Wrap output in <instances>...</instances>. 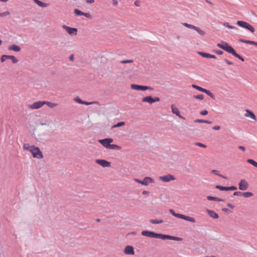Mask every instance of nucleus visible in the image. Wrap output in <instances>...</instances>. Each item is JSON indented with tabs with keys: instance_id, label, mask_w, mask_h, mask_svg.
<instances>
[{
	"instance_id": "1",
	"label": "nucleus",
	"mask_w": 257,
	"mask_h": 257,
	"mask_svg": "<svg viewBox=\"0 0 257 257\" xmlns=\"http://www.w3.org/2000/svg\"><path fill=\"white\" fill-rule=\"evenodd\" d=\"M217 46L219 48L224 50L227 52L231 54L232 55H233L236 58H237L241 61H244V58L241 56H240L238 54H237L235 51V50L233 49V48L231 46L229 45L227 43L224 42L223 44L218 43L217 44Z\"/></svg>"
},
{
	"instance_id": "2",
	"label": "nucleus",
	"mask_w": 257,
	"mask_h": 257,
	"mask_svg": "<svg viewBox=\"0 0 257 257\" xmlns=\"http://www.w3.org/2000/svg\"><path fill=\"white\" fill-rule=\"evenodd\" d=\"M30 152L32 154L33 157L37 159H42L43 155L40 149L34 145L31 146Z\"/></svg>"
},
{
	"instance_id": "3",
	"label": "nucleus",
	"mask_w": 257,
	"mask_h": 257,
	"mask_svg": "<svg viewBox=\"0 0 257 257\" xmlns=\"http://www.w3.org/2000/svg\"><path fill=\"white\" fill-rule=\"evenodd\" d=\"M236 24L239 26L249 30L251 33H254L255 31L254 28L250 24L246 22L238 21Z\"/></svg>"
},
{
	"instance_id": "4",
	"label": "nucleus",
	"mask_w": 257,
	"mask_h": 257,
	"mask_svg": "<svg viewBox=\"0 0 257 257\" xmlns=\"http://www.w3.org/2000/svg\"><path fill=\"white\" fill-rule=\"evenodd\" d=\"M131 88L134 90H140V91H145V90H154V88L150 86H144V85H139L134 84H133L131 85Z\"/></svg>"
},
{
	"instance_id": "5",
	"label": "nucleus",
	"mask_w": 257,
	"mask_h": 257,
	"mask_svg": "<svg viewBox=\"0 0 257 257\" xmlns=\"http://www.w3.org/2000/svg\"><path fill=\"white\" fill-rule=\"evenodd\" d=\"M135 180L137 182H138V183H139L140 184H141L142 185H145V186L148 185L149 182H150V183H154V180L152 178H151L150 177H145L144 179H143V180H140L138 179H135Z\"/></svg>"
},
{
	"instance_id": "6",
	"label": "nucleus",
	"mask_w": 257,
	"mask_h": 257,
	"mask_svg": "<svg viewBox=\"0 0 257 257\" xmlns=\"http://www.w3.org/2000/svg\"><path fill=\"white\" fill-rule=\"evenodd\" d=\"M113 139L111 138H106L104 139L98 140V142L100 143L104 147L108 149L110 144L113 142Z\"/></svg>"
},
{
	"instance_id": "7",
	"label": "nucleus",
	"mask_w": 257,
	"mask_h": 257,
	"mask_svg": "<svg viewBox=\"0 0 257 257\" xmlns=\"http://www.w3.org/2000/svg\"><path fill=\"white\" fill-rule=\"evenodd\" d=\"M174 216L193 223L195 222L196 221L195 218L181 214L176 213Z\"/></svg>"
},
{
	"instance_id": "8",
	"label": "nucleus",
	"mask_w": 257,
	"mask_h": 257,
	"mask_svg": "<svg viewBox=\"0 0 257 257\" xmlns=\"http://www.w3.org/2000/svg\"><path fill=\"white\" fill-rule=\"evenodd\" d=\"M44 104H45V101H39L35 102L33 104L29 105L28 107L29 108L33 109H36L41 108Z\"/></svg>"
},
{
	"instance_id": "9",
	"label": "nucleus",
	"mask_w": 257,
	"mask_h": 257,
	"mask_svg": "<svg viewBox=\"0 0 257 257\" xmlns=\"http://www.w3.org/2000/svg\"><path fill=\"white\" fill-rule=\"evenodd\" d=\"M248 187V184L244 179H241L238 183V188L240 190H245Z\"/></svg>"
},
{
	"instance_id": "10",
	"label": "nucleus",
	"mask_w": 257,
	"mask_h": 257,
	"mask_svg": "<svg viewBox=\"0 0 257 257\" xmlns=\"http://www.w3.org/2000/svg\"><path fill=\"white\" fill-rule=\"evenodd\" d=\"M63 28L65 29L66 32L69 34V35H72L74 34L75 35H77V29L75 28H71L68 26H67L66 25H63L62 26Z\"/></svg>"
},
{
	"instance_id": "11",
	"label": "nucleus",
	"mask_w": 257,
	"mask_h": 257,
	"mask_svg": "<svg viewBox=\"0 0 257 257\" xmlns=\"http://www.w3.org/2000/svg\"><path fill=\"white\" fill-rule=\"evenodd\" d=\"M159 178L161 180L165 182H169L170 181L175 180V177L171 174L160 176Z\"/></svg>"
},
{
	"instance_id": "12",
	"label": "nucleus",
	"mask_w": 257,
	"mask_h": 257,
	"mask_svg": "<svg viewBox=\"0 0 257 257\" xmlns=\"http://www.w3.org/2000/svg\"><path fill=\"white\" fill-rule=\"evenodd\" d=\"M142 235L150 238H156V232L152 231L144 230L141 233Z\"/></svg>"
},
{
	"instance_id": "13",
	"label": "nucleus",
	"mask_w": 257,
	"mask_h": 257,
	"mask_svg": "<svg viewBox=\"0 0 257 257\" xmlns=\"http://www.w3.org/2000/svg\"><path fill=\"white\" fill-rule=\"evenodd\" d=\"M96 163L100 165L103 167H108L110 166V162L105 160H96Z\"/></svg>"
},
{
	"instance_id": "14",
	"label": "nucleus",
	"mask_w": 257,
	"mask_h": 257,
	"mask_svg": "<svg viewBox=\"0 0 257 257\" xmlns=\"http://www.w3.org/2000/svg\"><path fill=\"white\" fill-rule=\"evenodd\" d=\"M246 113L244 114V116L246 117H250L254 120H256V117L253 112L249 109H246L245 110Z\"/></svg>"
},
{
	"instance_id": "15",
	"label": "nucleus",
	"mask_w": 257,
	"mask_h": 257,
	"mask_svg": "<svg viewBox=\"0 0 257 257\" xmlns=\"http://www.w3.org/2000/svg\"><path fill=\"white\" fill-rule=\"evenodd\" d=\"M124 252L126 254L133 255L135 254L134 249L131 245H127L124 248Z\"/></svg>"
},
{
	"instance_id": "16",
	"label": "nucleus",
	"mask_w": 257,
	"mask_h": 257,
	"mask_svg": "<svg viewBox=\"0 0 257 257\" xmlns=\"http://www.w3.org/2000/svg\"><path fill=\"white\" fill-rule=\"evenodd\" d=\"M74 100L77 102L78 103H80V104H85L86 105H90V104H94L95 103V102L94 101H92V102H87V101H84L83 100H82V99H81L79 97H76L74 99Z\"/></svg>"
},
{
	"instance_id": "17",
	"label": "nucleus",
	"mask_w": 257,
	"mask_h": 257,
	"mask_svg": "<svg viewBox=\"0 0 257 257\" xmlns=\"http://www.w3.org/2000/svg\"><path fill=\"white\" fill-rule=\"evenodd\" d=\"M170 235L156 233V238H160L162 240L170 239Z\"/></svg>"
},
{
	"instance_id": "18",
	"label": "nucleus",
	"mask_w": 257,
	"mask_h": 257,
	"mask_svg": "<svg viewBox=\"0 0 257 257\" xmlns=\"http://www.w3.org/2000/svg\"><path fill=\"white\" fill-rule=\"evenodd\" d=\"M171 109L172 111L174 114H175L177 116H179L181 118L184 119H185V118L180 114V111L177 108L175 107L173 105H172Z\"/></svg>"
},
{
	"instance_id": "19",
	"label": "nucleus",
	"mask_w": 257,
	"mask_h": 257,
	"mask_svg": "<svg viewBox=\"0 0 257 257\" xmlns=\"http://www.w3.org/2000/svg\"><path fill=\"white\" fill-rule=\"evenodd\" d=\"M199 54L200 56H201L202 57L206 58H212V59H216V57L214 55H212L207 53L205 52H199Z\"/></svg>"
},
{
	"instance_id": "20",
	"label": "nucleus",
	"mask_w": 257,
	"mask_h": 257,
	"mask_svg": "<svg viewBox=\"0 0 257 257\" xmlns=\"http://www.w3.org/2000/svg\"><path fill=\"white\" fill-rule=\"evenodd\" d=\"M206 211L208 213L210 217L214 219H217L219 217L218 215L213 210L206 209Z\"/></svg>"
},
{
	"instance_id": "21",
	"label": "nucleus",
	"mask_w": 257,
	"mask_h": 257,
	"mask_svg": "<svg viewBox=\"0 0 257 257\" xmlns=\"http://www.w3.org/2000/svg\"><path fill=\"white\" fill-rule=\"evenodd\" d=\"M9 50H13L15 52H18L21 50V47L17 45H12L9 47Z\"/></svg>"
},
{
	"instance_id": "22",
	"label": "nucleus",
	"mask_w": 257,
	"mask_h": 257,
	"mask_svg": "<svg viewBox=\"0 0 257 257\" xmlns=\"http://www.w3.org/2000/svg\"><path fill=\"white\" fill-rule=\"evenodd\" d=\"M142 102H147L151 104L154 103L153 98L151 96H148L143 98Z\"/></svg>"
},
{
	"instance_id": "23",
	"label": "nucleus",
	"mask_w": 257,
	"mask_h": 257,
	"mask_svg": "<svg viewBox=\"0 0 257 257\" xmlns=\"http://www.w3.org/2000/svg\"><path fill=\"white\" fill-rule=\"evenodd\" d=\"M34 1L38 6L43 8L46 7L48 6L47 4L43 3L39 0H34Z\"/></svg>"
},
{
	"instance_id": "24",
	"label": "nucleus",
	"mask_w": 257,
	"mask_h": 257,
	"mask_svg": "<svg viewBox=\"0 0 257 257\" xmlns=\"http://www.w3.org/2000/svg\"><path fill=\"white\" fill-rule=\"evenodd\" d=\"M207 199L208 200H213V201H218V202H221V201H223V200L221 198L215 197H213L211 196H207Z\"/></svg>"
},
{
	"instance_id": "25",
	"label": "nucleus",
	"mask_w": 257,
	"mask_h": 257,
	"mask_svg": "<svg viewBox=\"0 0 257 257\" xmlns=\"http://www.w3.org/2000/svg\"><path fill=\"white\" fill-rule=\"evenodd\" d=\"M197 32V33L202 36H204L205 35V33L203 30H201L199 27L195 26L194 29Z\"/></svg>"
},
{
	"instance_id": "26",
	"label": "nucleus",
	"mask_w": 257,
	"mask_h": 257,
	"mask_svg": "<svg viewBox=\"0 0 257 257\" xmlns=\"http://www.w3.org/2000/svg\"><path fill=\"white\" fill-rule=\"evenodd\" d=\"M194 122H198V123H205L208 124L211 123V122L207 120H203L201 119H197L194 120Z\"/></svg>"
},
{
	"instance_id": "27",
	"label": "nucleus",
	"mask_w": 257,
	"mask_h": 257,
	"mask_svg": "<svg viewBox=\"0 0 257 257\" xmlns=\"http://www.w3.org/2000/svg\"><path fill=\"white\" fill-rule=\"evenodd\" d=\"M150 222L152 224H160L163 222V220H157V219H150Z\"/></svg>"
},
{
	"instance_id": "28",
	"label": "nucleus",
	"mask_w": 257,
	"mask_h": 257,
	"mask_svg": "<svg viewBox=\"0 0 257 257\" xmlns=\"http://www.w3.org/2000/svg\"><path fill=\"white\" fill-rule=\"evenodd\" d=\"M109 149H112V150H119L121 149V147L117 145L114 144H110L109 148Z\"/></svg>"
},
{
	"instance_id": "29",
	"label": "nucleus",
	"mask_w": 257,
	"mask_h": 257,
	"mask_svg": "<svg viewBox=\"0 0 257 257\" xmlns=\"http://www.w3.org/2000/svg\"><path fill=\"white\" fill-rule=\"evenodd\" d=\"M45 104H47L49 107L53 108L57 105V104L50 101H45Z\"/></svg>"
},
{
	"instance_id": "30",
	"label": "nucleus",
	"mask_w": 257,
	"mask_h": 257,
	"mask_svg": "<svg viewBox=\"0 0 257 257\" xmlns=\"http://www.w3.org/2000/svg\"><path fill=\"white\" fill-rule=\"evenodd\" d=\"M225 27H227L229 29H234V30H238V29L235 27V26H232V25H230L229 23H227V22H225L224 23V25H223Z\"/></svg>"
},
{
	"instance_id": "31",
	"label": "nucleus",
	"mask_w": 257,
	"mask_h": 257,
	"mask_svg": "<svg viewBox=\"0 0 257 257\" xmlns=\"http://www.w3.org/2000/svg\"><path fill=\"white\" fill-rule=\"evenodd\" d=\"M253 195V193L250 192H242V196L245 198H249Z\"/></svg>"
},
{
	"instance_id": "32",
	"label": "nucleus",
	"mask_w": 257,
	"mask_h": 257,
	"mask_svg": "<svg viewBox=\"0 0 257 257\" xmlns=\"http://www.w3.org/2000/svg\"><path fill=\"white\" fill-rule=\"evenodd\" d=\"M8 59H11L13 63H17L18 62V60L14 56L8 55Z\"/></svg>"
},
{
	"instance_id": "33",
	"label": "nucleus",
	"mask_w": 257,
	"mask_h": 257,
	"mask_svg": "<svg viewBox=\"0 0 257 257\" xmlns=\"http://www.w3.org/2000/svg\"><path fill=\"white\" fill-rule=\"evenodd\" d=\"M192 87L193 88H195V89H196L201 91V92H203V91H204V90L205 89V88H202V87H201L200 86H198L197 85H195V84H192Z\"/></svg>"
},
{
	"instance_id": "34",
	"label": "nucleus",
	"mask_w": 257,
	"mask_h": 257,
	"mask_svg": "<svg viewBox=\"0 0 257 257\" xmlns=\"http://www.w3.org/2000/svg\"><path fill=\"white\" fill-rule=\"evenodd\" d=\"M203 92L206 93L207 95L209 96L212 98H214V95L212 92H211L210 91L205 89Z\"/></svg>"
},
{
	"instance_id": "35",
	"label": "nucleus",
	"mask_w": 257,
	"mask_h": 257,
	"mask_svg": "<svg viewBox=\"0 0 257 257\" xmlns=\"http://www.w3.org/2000/svg\"><path fill=\"white\" fill-rule=\"evenodd\" d=\"M215 188L222 191H228V187H224L221 185H216Z\"/></svg>"
},
{
	"instance_id": "36",
	"label": "nucleus",
	"mask_w": 257,
	"mask_h": 257,
	"mask_svg": "<svg viewBox=\"0 0 257 257\" xmlns=\"http://www.w3.org/2000/svg\"><path fill=\"white\" fill-rule=\"evenodd\" d=\"M239 41L242 43L248 44H251V45H252L253 42V41L246 40H244L242 39H240L239 40Z\"/></svg>"
},
{
	"instance_id": "37",
	"label": "nucleus",
	"mask_w": 257,
	"mask_h": 257,
	"mask_svg": "<svg viewBox=\"0 0 257 257\" xmlns=\"http://www.w3.org/2000/svg\"><path fill=\"white\" fill-rule=\"evenodd\" d=\"M182 24L185 27H186L188 28H189V29H194L195 28V26L191 25V24H189L187 23H182Z\"/></svg>"
},
{
	"instance_id": "38",
	"label": "nucleus",
	"mask_w": 257,
	"mask_h": 257,
	"mask_svg": "<svg viewBox=\"0 0 257 257\" xmlns=\"http://www.w3.org/2000/svg\"><path fill=\"white\" fill-rule=\"evenodd\" d=\"M247 162L257 168V162L252 159H248Z\"/></svg>"
},
{
	"instance_id": "39",
	"label": "nucleus",
	"mask_w": 257,
	"mask_h": 257,
	"mask_svg": "<svg viewBox=\"0 0 257 257\" xmlns=\"http://www.w3.org/2000/svg\"><path fill=\"white\" fill-rule=\"evenodd\" d=\"M193 97L197 99L203 100L204 98V96L203 94H200L197 95H194Z\"/></svg>"
},
{
	"instance_id": "40",
	"label": "nucleus",
	"mask_w": 257,
	"mask_h": 257,
	"mask_svg": "<svg viewBox=\"0 0 257 257\" xmlns=\"http://www.w3.org/2000/svg\"><path fill=\"white\" fill-rule=\"evenodd\" d=\"M211 173L215 174L216 175L218 176H219L220 177H222V178H225V177L224 176H223V175L219 174L218 171H217V170H213L211 171Z\"/></svg>"
},
{
	"instance_id": "41",
	"label": "nucleus",
	"mask_w": 257,
	"mask_h": 257,
	"mask_svg": "<svg viewBox=\"0 0 257 257\" xmlns=\"http://www.w3.org/2000/svg\"><path fill=\"white\" fill-rule=\"evenodd\" d=\"M23 148L24 150H28L30 152L31 146H30L29 144H24L23 145Z\"/></svg>"
},
{
	"instance_id": "42",
	"label": "nucleus",
	"mask_w": 257,
	"mask_h": 257,
	"mask_svg": "<svg viewBox=\"0 0 257 257\" xmlns=\"http://www.w3.org/2000/svg\"><path fill=\"white\" fill-rule=\"evenodd\" d=\"M170 239L173 240H176V241H180L182 240V238L179 237H176L174 236H170Z\"/></svg>"
},
{
	"instance_id": "43",
	"label": "nucleus",
	"mask_w": 257,
	"mask_h": 257,
	"mask_svg": "<svg viewBox=\"0 0 257 257\" xmlns=\"http://www.w3.org/2000/svg\"><path fill=\"white\" fill-rule=\"evenodd\" d=\"M125 124L124 122L123 121H120V122H118L117 123H116V124H114L113 126V127H120V126H123Z\"/></svg>"
},
{
	"instance_id": "44",
	"label": "nucleus",
	"mask_w": 257,
	"mask_h": 257,
	"mask_svg": "<svg viewBox=\"0 0 257 257\" xmlns=\"http://www.w3.org/2000/svg\"><path fill=\"white\" fill-rule=\"evenodd\" d=\"M74 13L78 16H82L83 12L78 9H75L74 10Z\"/></svg>"
},
{
	"instance_id": "45",
	"label": "nucleus",
	"mask_w": 257,
	"mask_h": 257,
	"mask_svg": "<svg viewBox=\"0 0 257 257\" xmlns=\"http://www.w3.org/2000/svg\"><path fill=\"white\" fill-rule=\"evenodd\" d=\"M10 15V13L9 11H6L3 13H0V17H3L4 16H7Z\"/></svg>"
},
{
	"instance_id": "46",
	"label": "nucleus",
	"mask_w": 257,
	"mask_h": 257,
	"mask_svg": "<svg viewBox=\"0 0 257 257\" xmlns=\"http://www.w3.org/2000/svg\"><path fill=\"white\" fill-rule=\"evenodd\" d=\"M8 59V55H3L2 56L1 58V60L2 62H5L6 60Z\"/></svg>"
},
{
	"instance_id": "47",
	"label": "nucleus",
	"mask_w": 257,
	"mask_h": 257,
	"mask_svg": "<svg viewBox=\"0 0 257 257\" xmlns=\"http://www.w3.org/2000/svg\"><path fill=\"white\" fill-rule=\"evenodd\" d=\"M82 16H84L85 17L89 18V19H91V18H92L91 15L89 13H84L83 12Z\"/></svg>"
},
{
	"instance_id": "48",
	"label": "nucleus",
	"mask_w": 257,
	"mask_h": 257,
	"mask_svg": "<svg viewBox=\"0 0 257 257\" xmlns=\"http://www.w3.org/2000/svg\"><path fill=\"white\" fill-rule=\"evenodd\" d=\"M195 145L197 146L202 147V148H206V146L202 143H196Z\"/></svg>"
},
{
	"instance_id": "49",
	"label": "nucleus",
	"mask_w": 257,
	"mask_h": 257,
	"mask_svg": "<svg viewBox=\"0 0 257 257\" xmlns=\"http://www.w3.org/2000/svg\"><path fill=\"white\" fill-rule=\"evenodd\" d=\"M213 52L219 55H221L223 53V52L220 50H213Z\"/></svg>"
},
{
	"instance_id": "50",
	"label": "nucleus",
	"mask_w": 257,
	"mask_h": 257,
	"mask_svg": "<svg viewBox=\"0 0 257 257\" xmlns=\"http://www.w3.org/2000/svg\"><path fill=\"white\" fill-rule=\"evenodd\" d=\"M233 195L236 196H241L242 195V192L240 191H236L233 193Z\"/></svg>"
},
{
	"instance_id": "51",
	"label": "nucleus",
	"mask_w": 257,
	"mask_h": 257,
	"mask_svg": "<svg viewBox=\"0 0 257 257\" xmlns=\"http://www.w3.org/2000/svg\"><path fill=\"white\" fill-rule=\"evenodd\" d=\"M133 61L132 60H122L121 61V63L122 64H125V63H132Z\"/></svg>"
},
{
	"instance_id": "52",
	"label": "nucleus",
	"mask_w": 257,
	"mask_h": 257,
	"mask_svg": "<svg viewBox=\"0 0 257 257\" xmlns=\"http://www.w3.org/2000/svg\"><path fill=\"white\" fill-rule=\"evenodd\" d=\"M237 188L236 186H232L228 187V190H236Z\"/></svg>"
},
{
	"instance_id": "53",
	"label": "nucleus",
	"mask_w": 257,
	"mask_h": 257,
	"mask_svg": "<svg viewBox=\"0 0 257 257\" xmlns=\"http://www.w3.org/2000/svg\"><path fill=\"white\" fill-rule=\"evenodd\" d=\"M208 111L205 109L200 111V114H201L202 115H206L208 114Z\"/></svg>"
},
{
	"instance_id": "54",
	"label": "nucleus",
	"mask_w": 257,
	"mask_h": 257,
	"mask_svg": "<svg viewBox=\"0 0 257 257\" xmlns=\"http://www.w3.org/2000/svg\"><path fill=\"white\" fill-rule=\"evenodd\" d=\"M212 129L214 130H219L220 129V126L219 125H215L212 127Z\"/></svg>"
},
{
	"instance_id": "55",
	"label": "nucleus",
	"mask_w": 257,
	"mask_h": 257,
	"mask_svg": "<svg viewBox=\"0 0 257 257\" xmlns=\"http://www.w3.org/2000/svg\"><path fill=\"white\" fill-rule=\"evenodd\" d=\"M224 62L227 64L228 65H232L233 64V63L230 61H229L227 59H224Z\"/></svg>"
},
{
	"instance_id": "56",
	"label": "nucleus",
	"mask_w": 257,
	"mask_h": 257,
	"mask_svg": "<svg viewBox=\"0 0 257 257\" xmlns=\"http://www.w3.org/2000/svg\"><path fill=\"white\" fill-rule=\"evenodd\" d=\"M134 4L136 6L139 7L140 6V2L139 1H136Z\"/></svg>"
},
{
	"instance_id": "57",
	"label": "nucleus",
	"mask_w": 257,
	"mask_h": 257,
	"mask_svg": "<svg viewBox=\"0 0 257 257\" xmlns=\"http://www.w3.org/2000/svg\"><path fill=\"white\" fill-rule=\"evenodd\" d=\"M159 101H160V98L159 97H156L153 98V102H154V103L155 102H158Z\"/></svg>"
},
{
	"instance_id": "58",
	"label": "nucleus",
	"mask_w": 257,
	"mask_h": 257,
	"mask_svg": "<svg viewBox=\"0 0 257 257\" xmlns=\"http://www.w3.org/2000/svg\"><path fill=\"white\" fill-rule=\"evenodd\" d=\"M227 206L228 207H229V208H231V209H233V208H234V206L232 204H231V203H228V204H227Z\"/></svg>"
},
{
	"instance_id": "59",
	"label": "nucleus",
	"mask_w": 257,
	"mask_h": 257,
	"mask_svg": "<svg viewBox=\"0 0 257 257\" xmlns=\"http://www.w3.org/2000/svg\"><path fill=\"white\" fill-rule=\"evenodd\" d=\"M170 212L171 213L172 215L174 216L175 215H176V212L173 210V209H170Z\"/></svg>"
},
{
	"instance_id": "60",
	"label": "nucleus",
	"mask_w": 257,
	"mask_h": 257,
	"mask_svg": "<svg viewBox=\"0 0 257 257\" xmlns=\"http://www.w3.org/2000/svg\"><path fill=\"white\" fill-rule=\"evenodd\" d=\"M238 149L241 150H242V151H245V147H244L243 146H239L238 147Z\"/></svg>"
},
{
	"instance_id": "61",
	"label": "nucleus",
	"mask_w": 257,
	"mask_h": 257,
	"mask_svg": "<svg viewBox=\"0 0 257 257\" xmlns=\"http://www.w3.org/2000/svg\"><path fill=\"white\" fill-rule=\"evenodd\" d=\"M86 2L88 4H92L94 2V0H86Z\"/></svg>"
},
{
	"instance_id": "62",
	"label": "nucleus",
	"mask_w": 257,
	"mask_h": 257,
	"mask_svg": "<svg viewBox=\"0 0 257 257\" xmlns=\"http://www.w3.org/2000/svg\"><path fill=\"white\" fill-rule=\"evenodd\" d=\"M69 59L71 61H73L74 59V55L73 54L71 55L70 56Z\"/></svg>"
},
{
	"instance_id": "63",
	"label": "nucleus",
	"mask_w": 257,
	"mask_h": 257,
	"mask_svg": "<svg viewBox=\"0 0 257 257\" xmlns=\"http://www.w3.org/2000/svg\"><path fill=\"white\" fill-rule=\"evenodd\" d=\"M113 4L114 5H116L118 4V2L117 0H112Z\"/></svg>"
},
{
	"instance_id": "64",
	"label": "nucleus",
	"mask_w": 257,
	"mask_h": 257,
	"mask_svg": "<svg viewBox=\"0 0 257 257\" xmlns=\"http://www.w3.org/2000/svg\"><path fill=\"white\" fill-rule=\"evenodd\" d=\"M148 193H149V192L147 191H144L143 192V194H144V195H146V194H148Z\"/></svg>"
}]
</instances>
